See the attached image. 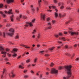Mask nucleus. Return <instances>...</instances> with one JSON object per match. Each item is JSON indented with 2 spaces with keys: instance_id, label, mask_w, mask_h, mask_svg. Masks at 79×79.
<instances>
[{
  "instance_id": "obj_13",
  "label": "nucleus",
  "mask_w": 79,
  "mask_h": 79,
  "mask_svg": "<svg viewBox=\"0 0 79 79\" xmlns=\"http://www.w3.org/2000/svg\"><path fill=\"white\" fill-rule=\"evenodd\" d=\"M59 39L60 40H63V41H64L66 40V39H65V38H64V37L60 38Z\"/></svg>"
},
{
  "instance_id": "obj_11",
  "label": "nucleus",
  "mask_w": 79,
  "mask_h": 79,
  "mask_svg": "<svg viewBox=\"0 0 79 79\" xmlns=\"http://www.w3.org/2000/svg\"><path fill=\"white\" fill-rule=\"evenodd\" d=\"M22 17V15H20L19 17H17V19L18 21H19L20 19H21V17Z\"/></svg>"
},
{
  "instance_id": "obj_47",
  "label": "nucleus",
  "mask_w": 79,
  "mask_h": 79,
  "mask_svg": "<svg viewBox=\"0 0 79 79\" xmlns=\"http://www.w3.org/2000/svg\"><path fill=\"white\" fill-rule=\"evenodd\" d=\"M66 10H71V8L67 7V8H66Z\"/></svg>"
},
{
  "instance_id": "obj_25",
  "label": "nucleus",
  "mask_w": 79,
  "mask_h": 79,
  "mask_svg": "<svg viewBox=\"0 0 79 79\" xmlns=\"http://www.w3.org/2000/svg\"><path fill=\"white\" fill-rule=\"evenodd\" d=\"M52 28V27H48V28H47L46 29H50Z\"/></svg>"
},
{
  "instance_id": "obj_24",
  "label": "nucleus",
  "mask_w": 79,
  "mask_h": 79,
  "mask_svg": "<svg viewBox=\"0 0 79 79\" xmlns=\"http://www.w3.org/2000/svg\"><path fill=\"white\" fill-rule=\"evenodd\" d=\"M63 3H58V5H59V6H60V5H63Z\"/></svg>"
},
{
  "instance_id": "obj_56",
  "label": "nucleus",
  "mask_w": 79,
  "mask_h": 79,
  "mask_svg": "<svg viewBox=\"0 0 79 79\" xmlns=\"http://www.w3.org/2000/svg\"><path fill=\"white\" fill-rule=\"evenodd\" d=\"M5 72V69H3V74H4V73Z\"/></svg>"
},
{
  "instance_id": "obj_64",
  "label": "nucleus",
  "mask_w": 79,
  "mask_h": 79,
  "mask_svg": "<svg viewBox=\"0 0 79 79\" xmlns=\"http://www.w3.org/2000/svg\"><path fill=\"white\" fill-rule=\"evenodd\" d=\"M20 57H21V56H19L17 58V59H19V58H20Z\"/></svg>"
},
{
  "instance_id": "obj_16",
  "label": "nucleus",
  "mask_w": 79,
  "mask_h": 79,
  "mask_svg": "<svg viewBox=\"0 0 79 79\" xmlns=\"http://www.w3.org/2000/svg\"><path fill=\"white\" fill-rule=\"evenodd\" d=\"M4 7L3 4H0V8H3Z\"/></svg>"
},
{
  "instance_id": "obj_22",
  "label": "nucleus",
  "mask_w": 79,
  "mask_h": 79,
  "mask_svg": "<svg viewBox=\"0 0 79 79\" xmlns=\"http://www.w3.org/2000/svg\"><path fill=\"white\" fill-rule=\"evenodd\" d=\"M37 58H36V59H35L34 60V63H36V62H37Z\"/></svg>"
},
{
  "instance_id": "obj_3",
  "label": "nucleus",
  "mask_w": 79,
  "mask_h": 79,
  "mask_svg": "<svg viewBox=\"0 0 79 79\" xmlns=\"http://www.w3.org/2000/svg\"><path fill=\"white\" fill-rule=\"evenodd\" d=\"M10 32L9 33H7L8 35H10V36H12L14 34V30L13 28H11L9 30Z\"/></svg>"
},
{
  "instance_id": "obj_48",
  "label": "nucleus",
  "mask_w": 79,
  "mask_h": 79,
  "mask_svg": "<svg viewBox=\"0 0 79 79\" xmlns=\"http://www.w3.org/2000/svg\"><path fill=\"white\" fill-rule=\"evenodd\" d=\"M37 37H38V39H39L40 37V34H38V35L37 36Z\"/></svg>"
},
{
  "instance_id": "obj_6",
  "label": "nucleus",
  "mask_w": 79,
  "mask_h": 79,
  "mask_svg": "<svg viewBox=\"0 0 79 79\" xmlns=\"http://www.w3.org/2000/svg\"><path fill=\"white\" fill-rule=\"evenodd\" d=\"M26 25H25V27H28L29 26V24L30 26V27H32V26H33V25L32 24V23H29V22H27L26 23Z\"/></svg>"
},
{
  "instance_id": "obj_15",
  "label": "nucleus",
  "mask_w": 79,
  "mask_h": 79,
  "mask_svg": "<svg viewBox=\"0 0 79 79\" xmlns=\"http://www.w3.org/2000/svg\"><path fill=\"white\" fill-rule=\"evenodd\" d=\"M21 46H23V47H25V48H29V47L27 46L26 45H22Z\"/></svg>"
},
{
  "instance_id": "obj_34",
  "label": "nucleus",
  "mask_w": 79,
  "mask_h": 79,
  "mask_svg": "<svg viewBox=\"0 0 79 79\" xmlns=\"http://www.w3.org/2000/svg\"><path fill=\"white\" fill-rule=\"evenodd\" d=\"M65 55H67V56H69V54L68 53H66Z\"/></svg>"
},
{
  "instance_id": "obj_12",
  "label": "nucleus",
  "mask_w": 79,
  "mask_h": 79,
  "mask_svg": "<svg viewBox=\"0 0 79 79\" xmlns=\"http://www.w3.org/2000/svg\"><path fill=\"white\" fill-rule=\"evenodd\" d=\"M0 14H1L2 16H3V18H5V16H6V15H5L4 14H3V12H2V11H0Z\"/></svg>"
},
{
  "instance_id": "obj_28",
  "label": "nucleus",
  "mask_w": 79,
  "mask_h": 79,
  "mask_svg": "<svg viewBox=\"0 0 79 79\" xmlns=\"http://www.w3.org/2000/svg\"><path fill=\"white\" fill-rule=\"evenodd\" d=\"M55 37H57V38L59 37V35H55Z\"/></svg>"
},
{
  "instance_id": "obj_46",
  "label": "nucleus",
  "mask_w": 79,
  "mask_h": 79,
  "mask_svg": "<svg viewBox=\"0 0 79 79\" xmlns=\"http://www.w3.org/2000/svg\"><path fill=\"white\" fill-rule=\"evenodd\" d=\"M5 61H8V58H6L5 59Z\"/></svg>"
},
{
  "instance_id": "obj_50",
  "label": "nucleus",
  "mask_w": 79,
  "mask_h": 79,
  "mask_svg": "<svg viewBox=\"0 0 79 79\" xmlns=\"http://www.w3.org/2000/svg\"><path fill=\"white\" fill-rule=\"evenodd\" d=\"M31 73H32V74H34V71H32V70H31Z\"/></svg>"
},
{
  "instance_id": "obj_41",
  "label": "nucleus",
  "mask_w": 79,
  "mask_h": 79,
  "mask_svg": "<svg viewBox=\"0 0 79 79\" xmlns=\"http://www.w3.org/2000/svg\"><path fill=\"white\" fill-rule=\"evenodd\" d=\"M64 8V6H62L60 7V9H63Z\"/></svg>"
},
{
  "instance_id": "obj_45",
  "label": "nucleus",
  "mask_w": 79,
  "mask_h": 79,
  "mask_svg": "<svg viewBox=\"0 0 79 79\" xmlns=\"http://www.w3.org/2000/svg\"><path fill=\"white\" fill-rule=\"evenodd\" d=\"M53 65H54V64H53V63H51L50 65V66L52 67Z\"/></svg>"
},
{
  "instance_id": "obj_52",
  "label": "nucleus",
  "mask_w": 79,
  "mask_h": 79,
  "mask_svg": "<svg viewBox=\"0 0 79 79\" xmlns=\"http://www.w3.org/2000/svg\"><path fill=\"white\" fill-rule=\"evenodd\" d=\"M77 44H75L74 45V47H77Z\"/></svg>"
},
{
  "instance_id": "obj_7",
  "label": "nucleus",
  "mask_w": 79,
  "mask_h": 79,
  "mask_svg": "<svg viewBox=\"0 0 79 79\" xmlns=\"http://www.w3.org/2000/svg\"><path fill=\"white\" fill-rule=\"evenodd\" d=\"M45 15H42V14H41L40 15V18L41 20L42 21V19L44 20V21L45 20Z\"/></svg>"
},
{
  "instance_id": "obj_20",
  "label": "nucleus",
  "mask_w": 79,
  "mask_h": 79,
  "mask_svg": "<svg viewBox=\"0 0 79 79\" xmlns=\"http://www.w3.org/2000/svg\"><path fill=\"white\" fill-rule=\"evenodd\" d=\"M24 67H22V65H19V68H21V69H24Z\"/></svg>"
},
{
  "instance_id": "obj_57",
  "label": "nucleus",
  "mask_w": 79,
  "mask_h": 79,
  "mask_svg": "<svg viewBox=\"0 0 79 79\" xmlns=\"http://www.w3.org/2000/svg\"><path fill=\"white\" fill-rule=\"evenodd\" d=\"M5 8H7V6L6 5H5Z\"/></svg>"
},
{
  "instance_id": "obj_54",
  "label": "nucleus",
  "mask_w": 79,
  "mask_h": 79,
  "mask_svg": "<svg viewBox=\"0 0 79 79\" xmlns=\"http://www.w3.org/2000/svg\"><path fill=\"white\" fill-rule=\"evenodd\" d=\"M58 42L59 44H61V43H62V42H60V41H58Z\"/></svg>"
},
{
  "instance_id": "obj_32",
  "label": "nucleus",
  "mask_w": 79,
  "mask_h": 79,
  "mask_svg": "<svg viewBox=\"0 0 79 79\" xmlns=\"http://www.w3.org/2000/svg\"><path fill=\"white\" fill-rule=\"evenodd\" d=\"M42 2V0H39V1H38V3H39V5H40V2Z\"/></svg>"
},
{
  "instance_id": "obj_60",
  "label": "nucleus",
  "mask_w": 79,
  "mask_h": 79,
  "mask_svg": "<svg viewBox=\"0 0 79 79\" xmlns=\"http://www.w3.org/2000/svg\"><path fill=\"white\" fill-rule=\"evenodd\" d=\"M64 34H67V32L65 31V32H64Z\"/></svg>"
},
{
  "instance_id": "obj_62",
  "label": "nucleus",
  "mask_w": 79,
  "mask_h": 79,
  "mask_svg": "<svg viewBox=\"0 0 79 79\" xmlns=\"http://www.w3.org/2000/svg\"><path fill=\"white\" fill-rule=\"evenodd\" d=\"M32 10L33 11V12H34V11H35V10H34V9H32Z\"/></svg>"
},
{
  "instance_id": "obj_27",
  "label": "nucleus",
  "mask_w": 79,
  "mask_h": 79,
  "mask_svg": "<svg viewBox=\"0 0 79 79\" xmlns=\"http://www.w3.org/2000/svg\"><path fill=\"white\" fill-rule=\"evenodd\" d=\"M63 67H60L59 68V69H60H60H63Z\"/></svg>"
},
{
  "instance_id": "obj_51",
  "label": "nucleus",
  "mask_w": 79,
  "mask_h": 79,
  "mask_svg": "<svg viewBox=\"0 0 79 79\" xmlns=\"http://www.w3.org/2000/svg\"><path fill=\"white\" fill-rule=\"evenodd\" d=\"M6 64H9V65H10V62H7L6 63Z\"/></svg>"
},
{
  "instance_id": "obj_21",
  "label": "nucleus",
  "mask_w": 79,
  "mask_h": 79,
  "mask_svg": "<svg viewBox=\"0 0 79 79\" xmlns=\"http://www.w3.org/2000/svg\"><path fill=\"white\" fill-rule=\"evenodd\" d=\"M11 74H12L11 77H14L15 76V75L14 74H13V72H12Z\"/></svg>"
},
{
  "instance_id": "obj_23",
  "label": "nucleus",
  "mask_w": 79,
  "mask_h": 79,
  "mask_svg": "<svg viewBox=\"0 0 79 79\" xmlns=\"http://www.w3.org/2000/svg\"><path fill=\"white\" fill-rule=\"evenodd\" d=\"M64 48L65 49H68V45H66L65 46Z\"/></svg>"
},
{
  "instance_id": "obj_55",
  "label": "nucleus",
  "mask_w": 79,
  "mask_h": 79,
  "mask_svg": "<svg viewBox=\"0 0 79 79\" xmlns=\"http://www.w3.org/2000/svg\"><path fill=\"white\" fill-rule=\"evenodd\" d=\"M54 3H56L57 2V1L56 0H54Z\"/></svg>"
},
{
  "instance_id": "obj_43",
  "label": "nucleus",
  "mask_w": 79,
  "mask_h": 79,
  "mask_svg": "<svg viewBox=\"0 0 79 79\" xmlns=\"http://www.w3.org/2000/svg\"><path fill=\"white\" fill-rule=\"evenodd\" d=\"M23 18H24V19H26V18H27V17L26 16H23Z\"/></svg>"
},
{
  "instance_id": "obj_29",
  "label": "nucleus",
  "mask_w": 79,
  "mask_h": 79,
  "mask_svg": "<svg viewBox=\"0 0 79 79\" xmlns=\"http://www.w3.org/2000/svg\"><path fill=\"white\" fill-rule=\"evenodd\" d=\"M12 56L14 57H16V54H15L12 55Z\"/></svg>"
},
{
  "instance_id": "obj_10",
  "label": "nucleus",
  "mask_w": 79,
  "mask_h": 79,
  "mask_svg": "<svg viewBox=\"0 0 79 79\" xmlns=\"http://www.w3.org/2000/svg\"><path fill=\"white\" fill-rule=\"evenodd\" d=\"M14 1L13 0H7V3H10L11 2H13Z\"/></svg>"
},
{
  "instance_id": "obj_38",
  "label": "nucleus",
  "mask_w": 79,
  "mask_h": 79,
  "mask_svg": "<svg viewBox=\"0 0 79 79\" xmlns=\"http://www.w3.org/2000/svg\"><path fill=\"white\" fill-rule=\"evenodd\" d=\"M15 39H19V36H18V35H17L15 37Z\"/></svg>"
},
{
  "instance_id": "obj_26",
  "label": "nucleus",
  "mask_w": 79,
  "mask_h": 79,
  "mask_svg": "<svg viewBox=\"0 0 79 79\" xmlns=\"http://www.w3.org/2000/svg\"><path fill=\"white\" fill-rule=\"evenodd\" d=\"M28 76H29L28 75H25L24 76V78H27Z\"/></svg>"
},
{
  "instance_id": "obj_9",
  "label": "nucleus",
  "mask_w": 79,
  "mask_h": 79,
  "mask_svg": "<svg viewBox=\"0 0 79 79\" xmlns=\"http://www.w3.org/2000/svg\"><path fill=\"white\" fill-rule=\"evenodd\" d=\"M11 11H12V9L10 10L8 12L6 11H5V13H8L9 14H12V12Z\"/></svg>"
},
{
  "instance_id": "obj_33",
  "label": "nucleus",
  "mask_w": 79,
  "mask_h": 79,
  "mask_svg": "<svg viewBox=\"0 0 79 79\" xmlns=\"http://www.w3.org/2000/svg\"><path fill=\"white\" fill-rule=\"evenodd\" d=\"M35 19H33L32 21V23H34L35 22Z\"/></svg>"
},
{
  "instance_id": "obj_44",
  "label": "nucleus",
  "mask_w": 79,
  "mask_h": 79,
  "mask_svg": "<svg viewBox=\"0 0 79 79\" xmlns=\"http://www.w3.org/2000/svg\"><path fill=\"white\" fill-rule=\"evenodd\" d=\"M9 51H10V49H9L8 48L6 49V52H9Z\"/></svg>"
},
{
  "instance_id": "obj_36",
  "label": "nucleus",
  "mask_w": 79,
  "mask_h": 79,
  "mask_svg": "<svg viewBox=\"0 0 79 79\" xmlns=\"http://www.w3.org/2000/svg\"><path fill=\"white\" fill-rule=\"evenodd\" d=\"M59 35H60V36H61L63 34H62L61 33H59Z\"/></svg>"
},
{
  "instance_id": "obj_49",
  "label": "nucleus",
  "mask_w": 79,
  "mask_h": 79,
  "mask_svg": "<svg viewBox=\"0 0 79 79\" xmlns=\"http://www.w3.org/2000/svg\"><path fill=\"white\" fill-rule=\"evenodd\" d=\"M27 70H24V71H23V72L24 73H26V72H27Z\"/></svg>"
},
{
  "instance_id": "obj_37",
  "label": "nucleus",
  "mask_w": 79,
  "mask_h": 79,
  "mask_svg": "<svg viewBox=\"0 0 79 79\" xmlns=\"http://www.w3.org/2000/svg\"><path fill=\"white\" fill-rule=\"evenodd\" d=\"M60 48H61V46H59L57 47V48H58V49H60Z\"/></svg>"
},
{
  "instance_id": "obj_31",
  "label": "nucleus",
  "mask_w": 79,
  "mask_h": 79,
  "mask_svg": "<svg viewBox=\"0 0 79 79\" xmlns=\"http://www.w3.org/2000/svg\"><path fill=\"white\" fill-rule=\"evenodd\" d=\"M44 52V51H42L40 52V53H42Z\"/></svg>"
},
{
  "instance_id": "obj_5",
  "label": "nucleus",
  "mask_w": 79,
  "mask_h": 79,
  "mask_svg": "<svg viewBox=\"0 0 79 79\" xmlns=\"http://www.w3.org/2000/svg\"><path fill=\"white\" fill-rule=\"evenodd\" d=\"M58 70H56V69H52L51 71L52 74H56L58 73Z\"/></svg>"
},
{
  "instance_id": "obj_8",
  "label": "nucleus",
  "mask_w": 79,
  "mask_h": 79,
  "mask_svg": "<svg viewBox=\"0 0 79 79\" xmlns=\"http://www.w3.org/2000/svg\"><path fill=\"white\" fill-rule=\"evenodd\" d=\"M17 51H18V49L16 48H14L13 51H12V53H15V52H17Z\"/></svg>"
},
{
  "instance_id": "obj_4",
  "label": "nucleus",
  "mask_w": 79,
  "mask_h": 79,
  "mask_svg": "<svg viewBox=\"0 0 79 79\" xmlns=\"http://www.w3.org/2000/svg\"><path fill=\"white\" fill-rule=\"evenodd\" d=\"M69 30L70 31H69V33H70L71 35H78V32H73L72 31V29L71 28H69Z\"/></svg>"
},
{
  "instance_id": "obj_61",
  "label": "nucleus",
  "mask_w": 79,
  "mask_h": 79,
  "mask_svg": "<svg viewBox=\"0 0 79 79\" xmlns=\"http://www.w3.org/2000/svg\"><path fill=\"white\" fill-rule=\"evenodd\" d=\"M0 36H2V33H1V32H0Z\"/></svg>"
},
{
  "instance_id": "obj_63",
  "label": "nucleus",
  "mask_w": 79,
  "mask_h": 79,
  "mask_svg": "<svg viewBox=\"0 0 79 79\" xmlns=\"http://www.w3.org/2000/svg\"><path fill=\"white\" fill-rule=\"evenodd\" d=\"M37 47H38V48H39V47H40V45H37Z\"/></svg>"
},
{
  "instance_id": "obj_30",
  "label": "nucleus",
  "mask_w": 79,
  "mask_h": 79,
  "mask_svg": "<svg viewBox=\"0 0 79 79\" xmlns=\"http://www.w3.org/2000/svg\"><path fill=\"white\" fill-rule=\"evenodd\" d=\"M52 8H54V9H55V8H56V7L54 6H52Z\"/></svg>"
},
{
  "instance_id": "obj_53",
  "label": "nucleus",
  "mask_w": 79,
  "mask_h": 79,
  "mask_svg": "<svg viewBox=\"0 0 79 79\" xmlns=\"http://www.w3.org/2000/svg\"><path fill=\"white\" fill-rule=\"evenodd\" d=\"M52 23L53 24H54V23H55V20L52 21Z\"/></svg>"
},
{
  "instance_id": "obj_18",
  "label": "nucleus",
  "mask_w": 79,
  "mask_h": 79,
  "mask_svg": "<svg viewBox=\"0 0 79 79\" xmlns=\"http://www.w3.org/2000/svg\"><path fill=\"white\" fill-rule=\"evenodd\" d=\"M54 48H55V47H52V48H50L49 49L50 50L52 51Z\"/></svg>"
},
{
  "instance_id": "obj_1",
  "label": "nucleus",
  "mask_w": 79,
  "mask_h": 79,
  "mask_svg": "<svg viewBox=\"0 0 79 79\" xmlns=\"http://www.w3.org/2000/svg\"><path fill=\"white\" fill-rule=\"evenodd\" d=\"M65 71H66L67 72L68 76L66 77H64L63 78V79H68L69 77H71V66H65Z\"/></svg>"
},
{
  "instance_id": "obj_2",
  "label": "nucleus",
  "mask_w": 79,
  "mask_h": 79,
  "mask_svg": "<svg viewBox=\"0 0 79 79\" xmlns=\"http://www.w3.org/2000/svg\"><path fill=\"white\" fill-rule=\"evenodd\" d=\"M0 51H2L1 52V54H4L3 55H2V57L3 58L6 57V52L4 51V48H3V47H0Z\"/></svg>"
},
{
  "instance_id": "obj_59",
  "label": "nucleus",
  "mask_w": 79,
  "mask_h": 79,
  "mask_svg": "<svg viewBox=\"0 0 79 79\" xmlns=\"http://www.w3.org/2000/svg\"><path fill=\"white\" fill-rule=\"evenodd\" d=\"M47 21H50V18H48L47 19Z\"/></svg>"
},
{
  "instance_id": "obj_42",
  "label": "nucleus",
  "mask_w": 79,
  "mask_h": 79,
  "mask_svg": "<svg viewBox=\"0 0 79 79\" xmlns=\"http://www.w3.org/2000/svg\"><path fill=\"white\" fill-rule=\"evenodd\" d=\"M10 24H8L7 25L6 27H10Z\"/></svg>"
},
{
  "instance_id": "obj_19",
  "label": "nucleus",
  "mask_w": 79,
  "mask_h": 79,
  "mask_svg": "<svg viewBox=\"0 0 79 79\" xmlns=\"http://www.w3.org/2000/svg\"><path fill=\"white\" fill-rule=\"evenodd\" d=\"M13 15H12L10 17V19H11V21H13Z\"/></svg>"
},
{
  "instance_id": "obj_58",
  "label": "nucleus",
  "mask_w": 79,
  "mask_h": 79,
  "mask_svg": "<svg viewBox=\"0 0 79 79\" xmlns=\"http://www.w3.org/2000/svg\"><path fill=\"white\" fill-rule=\"evenodd\" d=\"M15 12L17 13H19V11H18V10H15Z\"/></svg>"
},
{
  "instance_id": "obj_40",
  "label": "nucleus",
  "mask_w": 79,
  "mask_h": 79,
  "mask_svg": "<svg viewBox=\"0 0 79 79\" xmlns=\"http://www.w3.org/2000/svg\"><path fill=\"white\" fill-rule=\"evenodd\" d=\"M3 36L5 37V34L4 32L3 33Z\"/></svg>"
},
{
  "instance_id": "obj_14",
  "label": "nucleus",
  "mask_w": 79,
  "mask_h": 79,
  "mask_svg": "<svg viewBox=\"0 0 79 79\" xmlns=\"http://www.w3.org/2000/svg\"><path fill=\"white\" fill-rule=\"evenodd\" d=\"M66 15V14H64V15H61L60 14H59V15L60 17H62V18H64V16H65Z\"/></svg>"
},
{
  "instance_id": "obj_39",
  "label": "nucleus",
  "mask_w": 79,
  "mask_h": 79,
  "mask_svg": "<svg viewBox=\"0 0 79 79\" xmlns=\"http://www.w3.org/2000/svg\"><path fill=\"white\" fill-rule=\"evenodd\" d=\"M29 61H30V60L29 59L27 60V61H26L27 63H29Z\"/></svg>"
},
{
  "instance_id": "obj_17",
  "label": "nucleus",
  "mask_w": 79,
  "mask_h": 79,
  "mask_svg": "<svg viewBox=\"0 0 79 79\" xmlns=\"http://www.w3.org/2000/svg\"><path fill=\"white\" fill-rule=\"evenodd\" d=\"M55 18H57L58 16V14L57 13L55 12Z\"/></svg>"
},
{
  "instance_id": "obj_35",
  "label": "nucleus",
  "mask_w": 79,
  "mask_h": 79,
  "mask_svg": "<svg viewBox=\"0 0 79 79\" xmlns=\"http://www.w3.org/2000/svg\"><path fill=\"white\" fill-rule=\"evenodd\" d=\"M49 56L50 55L48 54H46L45 55V56Z\"/></svg>"
}]
</instances>
